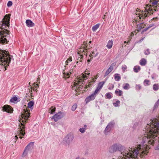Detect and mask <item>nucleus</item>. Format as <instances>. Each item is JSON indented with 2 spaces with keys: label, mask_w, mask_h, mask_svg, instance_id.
<instances>
[{
  "label": "nucleus",
  "mask_w": 159,
  "mask_h": 159,
  "mask_svg": "<svg viewBox=\"0 0 159 159\" xmlns=\"http://www.w3.org/2000/svg\"><path fill=\"white\" fill-rule=\"evenodd\" d=\"M12 56L7 54L6 51L0 50V64L5 66L4 71L6 70V67L9 66L10 63Z\"/></svg>",
  "instance_id": "4"
},
{
  "label": "nucleus",
  "mask_w": 159,
  "mask_h": 159,
  "mask_svg": "<svg viewBox=\"0 0 159 159\" xmlns=\"http://www.w3.org/2000/svg\"><path fill=\"white\" fill-rule=\"evenodd\" d=\"M144 26L142 25H137V28L139 30H140L144 28Z\"/></svg>",
  "instance_id": "46"
},
{
  "label": "nucleus",
  "mask_w": 159,
  "mask_h": 159,
  "mask_svg": "<svg viewBox=\"0 0 159 159\" xmlns=\"http://www.w3.org/2000/svg\"><path fill=\"white\" fill-rule=\"evenodd\" d=\"M78 63V61H77V62H76V63H77H77Z\"/></svg>",
  "instance_id": "64"
},
{
  "label": "nucleus",
  "mask_w": 159,
  "mask_h": 159,
  "mask_svg": "<svg viewBox=\"0 0 159 159\" xmlns=\"http://www.w3.org/2000/svg\"><path fill=\"white\" fill-rule=\"evenodd\" d=\"M17 98L15 96L13 98H12L10 100V102L13 103H15V102L17 100Z\"/></svg>",
  "instance_id": "28"
},
{
  "label": "nucleus",
  "mask_w": 159,
  "mask_h": 159,
  "mask_svg": "<svg viewBox=\"0 0 159 159\" xmlns=\"http://www.w3.org/2000/svg\"><path fill=\"white\" fill-rule=\"evenodd\" d=\"M158 77V75L156 73H153L151 75L152 79L154 80Z\"/></svg>",
  "instance_id": "37"
},
{
  "label": "nucleus",
  "mask_w": 159,
  "mask_h": 159,
  "mask_svg": "<svg viewBox=\"0 0 159 159\" xmlns=\"http://www.w3.org/2000/svg\"><path fill=\"white\" fill-rule=\"evenodd\" d=\"M21 125L22 126V127H20V136H24L25 135V126L23 125V124H21ZM19 138L22 139V137L20 136L19 137Z\"/></svg>",
  "instance_id": "10"
},
{
  "label": "nucleus",
  "mask_w": 159,
  "mask_h": 159,
  "mask_svg": "<svg viewBox=\"0 0 159 159\" xmlns=\"http://www.w3.org/2000/svg\"><path fill=\"white\" fill-rule=\"evenodd\" d=\"M15 139H18V137H17V136H15Z\"/></svg>",
  "instance_id": "60"
},
{
  "label": "nucleus",
  "mask_w": 159,
  "mask_h": 159,
  "mask_svg": "<svg viewBox=\"0 0 159 159\" xmlns=\"http://www.w3.org/2000/svg\"><path fill=\"white\" fill-rule=\"evenodd\" d=\"M77 104H74L73 106H72V108H71V110L74 111H75L76 108H77Z\"/></svg>",
  "instance_id": "38"
},
{
  "label": "nucleus",
  "mask_w": 159,
  "mask_h": 159,
  "mask_svg": "<svg viewBox=\"0 0 159 159\" xmlns=\"http://www.w3.org/2000/svg\"><path fill=\"white\" fill-rule=\"evenodd\" d=\"M96 96L93 93L91 95L87 97L85 99V101L86 102H88L90 101L93 100L95 98Z\"/></svg>",
  "instance_id": "12"
},
{
  "label": "nucleus",
  "mask_w": 159,
  "mask_h": 159,
  "mask_svg": "<svg viewBox=\"0 0 159 159\" xmlns=\"http://www.w3.org/2000/svg\"><path fill=\"white\" fill-rule=\"evenodd\" d=\"M144 38H142V39H141L139 41V42H140V43H141V42L144 39Z\"/></svg>",
  "instance_id": "55"
},
{
  "label": "nucleus",
  "mask_w": 159,
  "mask_h": 159,
  "mask_svg": "<svg viewBox=\"0 0 159 159\" xmlns=\"http://www.w3.org/2000/svg\"><path fill=\"white\" fill-rule=\"evenodd\" d=\"M150 126L151 128H155L157 130V132L159 130V120L157 118L151 119Z\"/></svg>",
  "instance_id": "5"
},
{
  "label": "nucleus",
  "mask_w": 159,
  "mask_h": 159,
  "mask_svg": "<svg viewBox=\"0 0 159 159\" xmlns=\"http://www.w3.org/2000/svg\"><path fill=\"white\" fill-rule=\"evenodd\" d=\"M141 69V68L140 66H135L133 68L134 71L136 73H138L140 71Z\"/></svg>",
  "instance_id": "19"
},
{
  "label": "nucleus",
  "mask_w": 159,
  "mask_h": 159,
  "mask_svg": "<svg viewBox=\"0 0 159 159\" xmlns=\"http://www.w3.org/2000/svg\"><path fill=\"white\" fill-rule=\"evenodd\" d=\"M143 84L145 86L149 85L150 84L149 81L147 79L144 80L143 82Z\"/></svg>",
  "instance_id": "32"
},
{
  "label": "nucleus",
  "mask_w": 159,
  "mask_h": 159,
  "mask_svg": "<svg viewBox=\"0 0 159 159\" xmlns=\"http://www.w3.org/2000/svg\"><path fill=\"white\" fill-rule=\"evenodd\" d=\"M154 24H152L149 25L147 28H148V29H149L151 27L154 26Z\"/></svg>",
  "instance_id": "52"
},
{
  "label": "nucleus",
  "mask_w": 159,
  "mask_h": 159,
  "mask_svg": "<svg viewBox=\"0 0 159 159\" xmlns=\"http://www.w3.org/2000/svg\"><path fill=\"white\" fill-rule=\"evenodd\" d=\"M100 24L98 23L96 25L93 26L92 27V30L93 31H95L100 26Z\"/></svg>",
  "instance_id": "27"
},
{
  "label": "nucleus",
  "mask_w": 159,
  "mask_h": 159,
  "mask_svg": "<svg viewBox=\"0 0 159 159\" xmlns=\"http://www.w3.org/2000/svg\"><path fill=\"white\" fill-rule=\"evenodd\" d=\"M73 138L74 137L72 135L68 134L64 138V141L69 144L72 142Z\"/></svg>",
  "instance_id": "9"
},
{
  "label": "nucleus",
  "mask_w": 159,
  "mask_h": 159,
  "mask_svg": "<svg viewBox=\"0 0 159 159\" xmlns=\"http://www.w3.org/2000/svg\"><path fill=\"white\" fill-rule=\"evenodd\" d=\"M12 5V2L11 1H9L7 3V6L8 7H9L11 6Z\"/></svg>",
  "instance_id": "44"
},
{
  "label": "nucleus",
  "mask_w": 159,
  "mask_h": 159,
  "mask_svg": "<svg viewBox=\"0 0 159 159\" xmlns=\"http://www.w3.org/2000/svg\"><path fill=\"white\" fill-rule=\"evenodd\" d=\"M148 29V28L147 27L145 28V29H144L143 30V31H142V32L141 33H142V34H143V32L146 31H147Z\"/></svg>",
  "instance_id": "51"
},
{
  "label": "nucleus",
  "mask_w": 159,
  "mask_h": 159,
  "mask_svg": "<svg viewBox=\"0 0 159 159\" xmlns=\"http://www.w3.org/2000/svg\"><path fill=\"white\" fill-rule=\"evenodd\" d=\"M91 84H90L89 83V84H88V85L87 86V87H86V88H87L88 86H89V87H90L91 86Z\"/></svg>",
  "instance_id": "58"
},
{
  "label": "nucleus",
  "mask_w": 159,
  "mask_h": 159,
  "mask_svg": "<svg viewBox=\"0 0 159 159\" xmlns=\"http://www.w3.org/2000/svg\"><path fill=\"white\" fill-rule=\"evenodd\" d=\"M130 149L128 151L125 150V148L124 146L122 145L119 143H115L111 146L109 148V152L111 153H114L117 151L121 153L122 156L125 157L126 156L131 155V154L129 152H130Z\"/></svg>",
  "instance_id": "3"
},
{
  "label": "nucleus",
  "mask_w": 159,
  "mask_h": 159,
  "mask_svg": "<svg viewBox=\"0 0 159 159\" xmlns=\"http://www.w3.org/2000/svg\"><path fill=\"white\" fill-rule=\"evenodd\" d=\"M156 103L159 105V99L157 101Z\"/></svg>",
  "instance_id": "57"
},
{
  "label": "nucleus",
  "mask_w": 159,
  "mask_h": 159,
  "mask_svg": "<svg viewBox=\"0 0 159 159\" xmlns=\"http://www.w3.org/2000/svg\"><path fill=\"white\" fill-rule=\"evenodd\" d=\"M146 51L147 52H144V54L146 55H148L150 54V52H149V49L148 48L146 50Z\"/></svg>",
  "instance_id": "47"
},
{
  "label": "nucleus",
  "mask_w": 159,
  "mask_h": 159,
  "mask_svg": "<svg viewBox=\"0 0 159 159\" xmlns=\"http://www.w3.org/2000/svg\"><path fill=\"white\" fill-rule=\"evenodd\" d=\"M2 111H4L6 112L12 113L13 111V109L11 107L10 105H4L2 107Z\"/></svg>",
  "instance_id": "8"
},
{
  "label": "nucleus",
  "mask_w": 159,
  "mask_h": 159,
  "mask_svg": "<svg viewBox=\"0 0 159 159\" xmlns=\"http://www.w3.org/2000/svg\"><path fill=\"white\" fill-rule=\"evenodd\" d=\"M152 88L155 91H157L159 89V84H155L153 85Z\"/></svg>",
  "instance_id": "23"
},
{
  "label": "nucleus",
  "mask_w": 159,
  "mask_h": 159,
  "mask_svg": "<svg viewBox=\"0 0 159 159\" xmlns=\"http://www.w3.org/2000/svg\"><path fill=\"white\" fill-rule=\"evenodd\" d=\"M64 115V114L63 112L61 111L55 114L51 117L52 119H53L55 122H57L59 120L62 118Z\"/></svg>",
  "instance_id": "7"
},
{
  "label": "nucleus",
  "mask_w": 159,
  "mask_h": 159,
  "mask_svg": "<svg viewBox=\"0 0 159 159\" xmlns=\"http://www.w3.org/2000/svg\"><path fill=\"white\" fill-rule=\"evenodd\" d=\"M90 73H88V74H87V75H90Z\"/></svg>",
  "instance_id": "63"
},
{
  "label": "nucleus",
  "mask_w": 159,
  "mask_h": 159,
  "mask_svg": "<svg viewBox=\"0 0 159 159\" xmlns=\"http://www.w3.org/2000/svg\"><path fill=\"white\" fill-rule=\"evenodd\" d=\"M111 130L112 129H111L106 126L103 132V133L104 134L106 135H109L110 134V132Z\"/></svg>",
  "instance_id": "15"
},
{
  "label": "nucleus",
  "mask_w": 159,
  "mask_h": 159,
  "mask_svg": "<svg viewBox=\"0 0 159 159\" xmlns=\"http://www.w3.org/2000/svg\"><path fill=\"white\" fill-rule=\"evenodd\" d=\"M116 94L119 96H120L122 95V91L119 89H117L115 91Z\"/></svg>",
  "instance_id": "20"
},
{
  "label": "nucleus",
  "mask_w": 159,
  "mask_h": 159,
  "mask_svg": "<svg viewBox=\"0 0 159 159\" xmlns=\"http://www.w3.org/2000/svg\"><path fill=\"white\" fill-rule=\"evenodd\" d=\"M141 88V86L140 84H136L135 86V89L137 90H139Z\"/></svg>",
  "instance_id": "36"
},
{
  "label": "nucleus",
  "mask_w": 159,
  "mask_h": 159,
  "mask_svg": "<svg viewBox=\"0 0 159 159\" xmlns=\"http://www.w3.org/2000/svg\"><path fill=\"white\" fill-rule=\"evenodd\" d=\"M100 90L99 89H98V88L97 87L95 91L93 93L96 95L98 93V91Z\"/></svg>",
  "instance_id": "42"
},
{
  "label": "nucleus",
  "mask_w": 159,
  "mask_h": 159,
  "mask_svg": "<svg viewBox=\"0 0 159 159\" xmlns=\"http://www.w3.org/2000/svg\"><path fill=\"white\" fill-rule=\"evenodd\" d=\"M105 83V82L104 81H102L99 82L98 84L97 87L100 90L101 89Z\"/></svg>",
  "instance_id": "25"
},
{
  "label": "nucleus",
  "mask_w": 159,
  "mask_h": 159,
  "mask_svg": "<svg viewBox=\"0 0 159 159\" xmlns=\"http://www.w3.org/2000/svg\"><path fill=\"white\" fill-rule=\"evenodd\" d=\"M24 115L26 119H28L30 116V111L29 110V112H28V111L25 110Z\"/></svg>",
  "instance_id": "26"
},
{
  "label": "nucleus",
  "mask_w": 159,
  "mask_h": 159,
  "mask_svg": "<svg viewBox=\"0 0 159 159\" xmlns=\"http://www.w3.org/2000/svg\"><path fill=\"white\" fill-rule=\"evenodd\" d=\"M127 69V66H126L125 65L124 66H123L122 67V70L124 71L125 70Z\"/></svg>",
  "instance_id": "50"
},
{
  "label": "nucleus",
  "mask_w": 159,
  "mask_h": 159,
  "mask_svg": "<svg viewBox=\"0 0 159 159\" xmlns=\"http://www.w3.org/2000/svg\"><path fill=\"white\" fill-rule=\"evenodd\" d=\"M34 144V142H31L30 143L25 147V149L23 152L22 156H26L28 153V151L33 148Z\"/></svg>",
  "instance_id": "6"
},
{
  "label": "nucleus",
  "mask_w": 159,
  "mask_h": 159,
  "mask_svg": "<svg viewBox=\"0 0 159 159\" xmlns=\"http://www.w3.org/2000/svg\"><path fill=\"white\" fill-rule=\"evenodd\" d=\"M115 125V123L114 121H111L108 123L107 126L111 129H112L114 127Z\"/></svg>",
  "instance_id": "14"
},
{
  "label": "nucleus",
  "mask_w": 159,
  "mask_h": 159,
  "mask_svg": "<svg viewBox=\"0 0 159 159\" xmlns=\"http://www.w3.org/2000/svg\"><path fill=\"white\" fill-rule=\"evenodd\" d=\"M84 128L85 129V130L86 129H87V125H84Z\"/></svg>",
  "instance_id": "56"
},
{
  "label": "nucleus",
  "mask_w": 159,
  "mask_h": 159,
  "mask_svg": "<svg viewBox=\"0 0 159 159\" xmlns=\"http://www.w3.org/2000/svg\"><path fill=\"white\" fill-rule=\"evenodd\" d=\"M91 43V41H90L89 42V43Z\"/></svg>",
  "instance_id": "61"
},
{
  "label": "nucleus",
  "mask_w": 159,
  "mask_h": 159,
  "mask_svg": "<svg viewBox=\"0 0 159 159\" xmlns=\"http://www.w3.org/2000/svg\"><path fill=\"white\" fill-rule=\"evenodd\" d=\"M148 13H147V14L146 13H145L143 15H142L141 16H139V18L140 19H144L145 18L148 17Z\"/></svg>",
  "instance_id": "30"
},
{
  "label": "nucleus",
  "mask_w": 159,
  "mask_h": 159,
  "mask_svg": "<svg viewBox=\"0 0 159 159\" xmlns=\"http://www.w3.org/2000/svg\"><path fill=\"white\" fill-rule=\"evenodd\" d=\"M158 1L157 0H155V1L152 2V4L153 6L157 5V4Z\"/></svg>",
  "instance_id": "48"
},
{
  "label": "nucleus",
  "mask_w": 159,
  "mask_h": 159,
  "mask_svg": "<svg viewBox=\"0 0 159 159\" xmlns=\"http://www.w3.org/2000/svg\"><path fill=\"white\" fill-rule=\"evenodd\" d=\"M83 78L85 80L87 79V76L86 75H83Z\"/></svg>",
  "instance_id": "53"
},
{
  "label": "nucleus",
  "mask_w": 159,
  "mask_h": 159,
  "mask_svg": "<svg viewBox=\"0 0 159 159\" xmlns=\"http://www.w3.org/2000/svg\"><path fill=\"white\" fill-rule=\"evenodd\" d=\"M116 64V62H114L111 65V66L110 67V68H111L113 70V69L114 67L115 66Z\"/></svg>",
  "instance_id": "41"
},
{
  "label": "nucleus",
  "mask_w": 159,
  "mask_h": 159,
  "mask_svg": "<svg viewBox=\"0 0 159 159\" xmlns=\"http://www.w3.org/2000/svg\"><path fill=\"white\" fill-rule=\"evenodd\" d=\"M112 95L111 93H107L105 95V98L106 99H111L112 98Z\"/></svg>",
  "instance_id": "16"
},
{
  "label": "nucleus",
  "mask_w": 159,
  "mask_h": 159,
  "mask_svg": "<svg viewBox=\"0 0 159 159\" xmlns=\"http://www.w3.org/2000/svg\"><path fill=\"white\" fill-rule=\"evenodd\" d=\"M120 102L119 100H117L116 102H113V104L115 107H118L119 106Z\"/></svg>",
  "instance_id": "31"
},
{
  "label": "nucleus",
  "mask_w": 159,
  "mask_h": 159,
  "mask_svg": "<svg viewBox=\"0 0 159 159\" xmlns=\"http://www.w3.org/2000/svg\"><path fill=\"white\" fill-rule=\"evenodd\" d=\"M112 70L111 68H109L106 71L105 75L104 76L106 77L107 76Z\"/></svg>",
  "instance_id": "29"
},
{
  "label": "nucleus",
  "mask_w": 159,
  "mask_h": 159,
  "mask_svg": "<svg viewBox=\"0 0 159 159\" xmlns=\"http://www.w3.org/2000/svg\"><path fill=\"white\" fill-rule=\"evenodd\" d=\"M72 61V58L71 57H69L67 59L66 61V65H67L68 63H69Z\"/></svg>",
  "instance_id": "34"
},
{
  "label": "nucleus",
  "mask_w": 159,
  "mask_h": 159,
  "mask_svg": "<svg viewBox=\"0 0 159 159\" xmlns=\"http://www.w3.org/2000/svg\"><path fill=\"white\" fill-rule=\"evenodd\" d=\"M36 86H35V88H38L39 87V85L38 84H36Z\"/></svg>",
  "instance_id": "59"
},
{
  "label": "nucleus",
  "mask_w": 159,
  "mask_h": 159,
  "mask_svg": "<svg viewBox=\"0 0 159 159\" xmlns=\"http://www.w3.org/2000/svg\"><path fill=\"white\" fill-rule=\"evenodd\" d=\"M10 17L8 14H7L2 20V29L0 31V43L2 44L7 43L10 39L9 31L4 28L10 25Z\"/></svg>",
  "instance_id": "2"
},
{
  "label": "nucleus",
  "mask_w": 159,
  "mask_h": 159,
  "mask_svg": "<svg viewBox=\"0 0 159 159\" xmlns=\"http://www.w3.org/2000/svg\"><path fill=\"white\" fill-rule=\"evenodd\" d=\"M93 58H91L90 59H88L87 61L88 62H90L91 61L92 59Z\"/></svg>",
  "instance_id": "54"
},
{
  "label": "nucleus",
  "mask_w": 159,
  "mask_h": 159,
  "mask_svg": "<svg viewBox=\"0 0 159 159\" xmlns=\"http://www.w3.org/2000/svg\"><path fill=\"white\" fill-rule=\"evenodd\" d=\"M98 54V52L96 49H95L92 50L89 56L90 57L93 58L96 57Z\"/></svg>",
  "instance_id": "11"
},
{
  "label": "nucleus",
  "mask_w": 159,
  "mask_h": 159,
  "mask_svg": "<svg viewBox=\"0 0 159 159\" xmlns=\"http://www.w3.org/2000/svg\"><path fill=\"white\" fill-rule=\"evenodd\" d=\"M88 49L87 48V47H86L84 48H81L80 51L84 52V53H85L86 51H87Z\"/></svg>",
  "instance_id": "43"
},
{
  "label": "nucleus",
  "mask_w": 159,
  "mask_h": 159,
  "mask_svg": "<svg viewBox=\"0 0 159 159\" xmlns=\"http://www.w3.org/2000/svg\"><path fill=\"white\" fill-rule=\"evenodd\" d=\"M158 105H159L157 104L156 103H155V104H154V106L153 107V110H152V111L153 112L157 108Z\"/></svg>",
  "instance_id": "40"
},
{
  "label": "nucleus",
  "mask_w": 159,
  "mask_h": 159,
  "mask_svg": "<svg viewBox=\"0 0 159 159\" xmlns=\"http://www.w3.org/2000/svg\"><path fill=\"white\" fill-rule=\"evenodd\" d=\"M71 70H70V72L69 71V72L70 73H64V76H65L66 77H67V78L68 77H69L70 76V74L71 73Z\"/></svg>",
  "instance_id": "39"
},
{
  "label": "nucleus",
  "mask_w": 159,
  "mask_h": 159,
  "mask_svg": "<svg viewBox=\"0 0 159 159\" xmlns=\"http://www.w3.org/2000/svg\"><path fill=\"white\" fill-rule=\"evenodd\" d=\"M56 108L53 107H52L50 108L48 110V112L51 114H53L55 113V111H56Z\"/></svg>",
  "instance_id": "24"
},
{
  "label": "nucleus",
  "mask_w": 159,
  "mask_h": 159,
  "mask_svg": "<svg viewBox=\"0 0 159 159\" xmlns=\"http://www.w3.org/2000/svg\"><path fill=\"white\" fill-rule=\"evenodd\" d=\"M85 129L82 128H80L79 129V131L82 133H84L85 131Z\"/></svg>",
  "instance_id": "45"
},
{
  "label": "nucleus",
  "mask_w": 159,
  "mask_h": 159,
  "mask_svg": "<svg viewBox=\"0 0 159 159\" xmlns=\"http://www.w3.org/2000/svg\"><path fill=\"white\" fill-rule=\"evenodd\" d=\"M148 10V11H145V12H148V14L149 13V12H151L153 10V9H151V8H149ZM146 11H147V10H146Z\"/></svg>",
  "instance_id": "49"
},
{
  "label": "nucleus",
  "mask_w": 159,
  "mask_h": 159,
  "mask_svg": "<svg viewBox=\"0 0 159 159\" xmlns=\"http://www.w3.org/2000/svg\"><path fill=\"white\" fill-rule=\"evenodd\" d=\"M114 78L115 80L117 81H119L121 79V77L119 74H116L114 75Z\"/></svg>",
  "instance_id": "18"
},
{
  "label": "nucleus",
  "mask_w": 159,
  "mask_h": 159,
  "mask_svg": "<svg viewBox=\"0 0 159 159\" xmlns=\"http://www.w3.org/2000/svg\"><path fill=\"white\" fill-rule=\"evenodd\" d=\"M33 90H34L35 91H36L37 89H34Z\"/></svg>",
  "instance_id": "62"
},
{
  "label": "nucleus",
  "mask_w": 159,
  "mask_h": 159,
  "mask_svg": "<svg viewBox=\"0 0 159 159\" xmlns=\"http://www.w3.org/2000/svg\"><path fill=\"white\" fill-rule=\"evenodd\" d=\"M34 105V102L33 101H31L29 102L28 103V107L31 110L33 109V106Z\"/></svg>",
  "instance_id": "17"
},
{
  "label": "nucleus",
  "mask_w": 159,
  "mask_h": 159,
  "mask_svg": "<svg viewBox=\"0 0 159 159\" xmlns=\"http://www.w3.org/2000/svg\"><path fill=\"white\" fill-rule=\"evenodd\" d=\"M27 26L28 27H33L35 25V24L30 20H27L25 22Z\"/></svg>",
  "instance_id": "13"
},
{
  "label": "nucleus",
  "mask_w": 159,
  "mask_h": 159,
  "mask_svg": "<svg viewBox=\"0 0 159 159\" xmlns=\"http://www.w3.org/2000/svg\"><path fill=\"white\" fill-rule=\"evenodd\" d=\"M147 63L146 60L144 58H142L140 61L139 63L142 66H144Z\"/></svg>",
  "instance_id": "22"
},
{
  "label": "nucleus",
  "mask_w": 159,
  "mask_h": 159,
  "mask_svg": "<svg viewBox=\"0 0 159 159\" xmlns=\"http://www.w3.org/2000/svg\"><path fill=\"white\" fill-rule=\"evenodd\" d=\"M158 138L154 135H148L145 134L138 138L137 140L138 149L143 154L148 153V150L151 148L150 145L153 146L158 142V144L155 147L156 150H159V137Z\"/></svg>",
  "instance_id": "1"
},
{
  "label": "nucleus",
  "mask_w": 159,
  "mask_h": 159,
  "mask_svg": "<svg viewBox=\"0 0 159 159\" xmlns=\"http://www.w3.org/2000/svg\"><path fill=\"white\" fill-rule=\"evenodd\" d=\"M113 41L112 40H109L107 45V48L110 49L111 48L112 46Z\"/></svg>",
  "instance_id": "21"
},
{
  "label": "nucleus",
  "mask_w": 159,
  "mask_h": 159,
  "mask_svg": "<svg viewBox=\"0 0 159 159\" xmlns=\"http://www.w3.org/2000/svg\"><path fill=\"white\" fill-rule=\"evenodd\" d=\"M114 87V86L113 84H109V87L108 88V89L109 90H111L113 89Z\"/></svg>",
  "instance_id": "35"
},
{
  "label": "nucleus",
  "mask_w": 159,
  "mask_h": 159,
  "mask_svg": "<svg viewBox=\"0 0 159 159\" xmlns=\"http://www.w3.org/2000/svg\"><path fill=\"white\" fill-rule=\"evenodd\" d=\"M129 84L128 83H126L124 84H123V88L125 90H127L129 88Z\"/></svg>",
  "instance_id": "33"
}]
</instances>
